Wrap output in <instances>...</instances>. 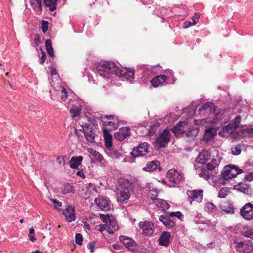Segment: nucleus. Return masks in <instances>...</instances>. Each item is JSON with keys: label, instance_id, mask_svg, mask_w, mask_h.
I'll return each instance as SVG.
<instances>
[{"label": "nucleus", "instance_id": "obj_27", "mask_svg": "<svg viewBox=\"0 0 253 253\" xmlns=\"http://www.w3.org/2000/svg\"><path fill=\"white\" fill-rule=\"evenodd\" d=\"M160 163L157 160L149 161L147 162L146 166L143 168L145 171L152 172L156 170L159 167Z\"/></svg>", "mask_w": 253, "mask_h": 253}, {"label": "nucleus", "instance_id": "obj_28", "mask_svg": "<svg viewBox=\"0 0 253 253\" xmlns=\"http://www.w3.org/2000/svg\"><path fill=\"white\" fill-rule=\"evenodd\" d=\"M220 208L225 212L228 214L234 213V208L232 204L229 202H224L220 205Z\"/></svg>", "mask_w": 253, "mask_h": 253}, {"label": "nucleus", "instance_id": "obj_34", "mask_svg": "<svg viewBox=\"0 0 253 253\" xmlns=\"http://www.w3.org/2000/svg\"><path fill=\"white\" fill-rule=\"evenodd\" d=\"M45 46L48 54L52 57L54 56V50L52 46V41L50 39H47L45 41Z\"/></svg>", "mask_w": 253, "mask_h": 253}, {"label": "nucleus", "instance_id": "obj_3", "mask_svg": "<svg viewBox=\"0 0 253 253\" xmlns=\"http://www.w3.org/2000/svg\"><path fill=\"white\" fill-rule=\"evenodd\" d=\"M166 178L169 180V186L170 187H180L183 183L184 177L181 171H178L174 169H171L168 171Z\"/></svg>", "mask_w": 253, "mask_h": 253}, {"label": "nucleus", "instance_id": "obj_22", "mask_svg": "<svg viewBox=\"0 0 253 253\" xmlns=\"http://www.w3.org/2000/svg\"><path fill=\"white\" fill-rule=\"evenodd\" d=\"M102 131L105 140V147L106 149L110 150L112 146V136L108 129L104 128Z\"/></svg>", "mask_w": 253, "mask_h": 253}, {"label": "nucleus", "instance_id": "obj_63", "mask_svg": "<svg viewBox=\"0 0 253 253\" xmlns=\"http://www.w3.org/2000/svg\"><path fill=\"white\" fill-rule=\"evenodd\" d=\"M34 233V229L33 227L29 229V234H33Z\"/></svg>", "mask_w": 253, "mask_h": 253}, {"label": "nucleus", "instance_id": "obj_11", "mask_svg": "<svg viewBox=\"0 0 253 253\" xmlns=\"http://www.w3.org/2000/svg\"><path fill=\"white\" fill-rule=\"evenodd\" d=\"M82 128L86 140L90 143H94L96 134L92 126L89 124L85 123L84 126H82Z\"/></svg>", "mask_w": 253, "mask_h": 253}, {"label": "nucleus", "instance_id": "obj_38", "mask_svg": "<svg viewBox=\"0 0 253 253\" xmlns=\"http://www.w3.org/2000/svg\"><path fill=\"white\" fill-rule=\"evenodd\" d=\"M242 234L247 238H253V228L252 227H245L243 230Z\"/></svg>", "mask_w": 253, "mask_h": 253}, {"label": "nucleus", "instance_id": "obj_54", "mask_svg": "<svg viewBox=\"0 0 253 253\" xmlns=\"http://www.w3.org/2000/svg\"><path fill=\"white\" fill-rule=\"evenodd\" d=\"M244 178L246 181H252L253 179V172H251L250 174L245 175Z\"/></svg>", "mask_w": 253, "mask_h": 253}, {"label": "nucleus", "instance_id": "obj_31", "mask_svg": "<svg viewBox=\"0 0 253 253\" xmlns=\"http://www.w3.org/2000/svg\"><path fill=\"white\" fill-rule=\"evenodd\" d=\"M199 129L194 126H190L186 131L185 137L195 138L199 133Z\"/></svg>", "mask_w": 253, "mask_h": 253}, {"label": "nucleus", "instance_id": "obj_45", "mask_svg": "<svg viewBox=\"0 0 253 253\" xmlns=\"http://www.w3.org/2000/svg\"><path fill=\"white\" fill-rule=\"evenodd\" d=\"M48 22L47 21L42 20V25L41 29H42L43 33H45L48 30Z\"/></svg>", "mask_w": 253, "mask_h": 253}, {"label": "nucleus", "instance_id": "obj_64", "mask_svg": "<svg viewBox=\"0 0 253 253\" xmlns=\"http://www.w3.org/2000/svg\"><path fill=\"white\" fill-rule=\"evenodd\" d=\"M166 73H169L170 75H173V71L171 70H167L166 71Z\"/></svg>", "mask_w": 253, "mask_h": 253}, {"label": "nucleus", "instance_id": "obj_39", "mask_svg": "<svg viewBox=\"0 0 253 253\" xmlns=\"http://www.w3.org/2000/svg\"><path fill=\"white\" fill-rule=\"evenodd\" d=\"M205 211L207 212H213L216 209V206L211 202H208L205 205Z\"/></svg>", "mask_w": 253, "mask_h": 253}, {"label": "nucleus", "instance_id": "obj_1", "mask_svg": "<svg viewBox=\"0 0 253 253\" xmlns=\"http://www.w3.org/2000/svg\"><path fill=\"white\" fill-rule=\"evenodd\" d=\"M96 71L98 74L105 79H110L113 75L128 81L132 83L135 75L134 68L120 69L112 61H106L100 62L96 67Z\"/></svg>", "mask_w": 253, "mask_h": 253}, {"label": "nucleus", "instance_id": "obj_9", "mask_svg": "<svg viewBox=\"0 0 253 253\" xmlns=\"http://www.w3.org/2000/svg\"><path fill=\"white\" fill-rule=\"evenodd\" d=\"M100 118L104 126H109L113 128H117L119 126L118 117L115 115H106L100 116Z\"/></svg>", "mask_w": 253, "mask_h": 253}, {"label": "nucleus", "instance_id": "obj_41", "mask_svg": "<svg viewBox=\"0 0 253 253\" xmlns=\"http://www.w3.org/2000/svg\"><path fill=\"white\" fill-rule=\"evenodd\" d=\"M171 131L175 134L176 137L180 136L184 137L186 131V130H184L183 128H176V130H174L173 128H172Z\"/></svg>", "mask_w": 253, "mask_h": 253}, {"label": "nucleus", "instance_id": "obj_62", "mask_svg": "<svg viewBox=\"0 0 253 253\" xmlns=\"http://www.w3.org/2000/svg\"><path fill=\"white\" fill-rule=\"evenodd\" d=\"M106 226L105 225H100V228L99 229V230L100 232H102L104 229H105Z\"/></svg>", "mask_w": 253, "mask_h": 253}, {"label": "nucleus", "instance_id": "obj_46", "mask_svg": "<svg viewBox=\"0 0 253 253\" xmlns=\"http://www.w3.org/2000/svg\"><path fill=\"white\" fill-rule=\"evenodd\" d=\"M232 153L235 155H239L241 153V146L238 145L231 149Z\"/></svg>", "mask_w": 253, "mask_h": 253}, {"label": "nucleus", "instance_id": "obj_37", "mask_svg": "<svg viewBox=\"0 0 253 253\" xmlns=\"http://www.w3.org/2000/svg\"><path fill=\"white\" fill-rule=\"evenodd\" d=\"M61 89L59 90L58 94L60 97V99L65 101L68 97V92L64 87H61Z\"/></svg>", "mask_w": 253, "mask_h": 253}, {"label": "nucleus", "instance_id": "obj_51", "mask_svg": "<svg viewBox=\"0 0 253 253\" xmlns=\"http://www.w3.org/2000/svg\"><path fill=\"white\" fill-rule=\"evenodd\" d=\"M51 201L53 203V204H54V207L57 209H58L59 210L60 209V208L62 206V203L58 201L57 199H51Z\"/></svg>", "mask_w": 253, "mask_h": 253}, {"label": "nucleus", "instance_id": "obj_30", "mask_svg": "<svg viewBox=\"0 0 253 253\" xmlns=\"http://www.w3.org/2000/svg\"><path fill=\"white\" fill-rule=\"evenodd\" d=\"M61 190L64 195L70 193H73L75 191L74 186L69 183H64L61 187Z\"/></svg>", "mask_w": 253, "mask_h": 253}, {"label": "nucleus", "instance_id": "obj_29", "mask_svg": "<svg viewBox=\"0 0 253 253\" xmlns=\"http://www.w3.org/2000/svg\"><path fill=\"white\" fill-rule=\"evenodd\" d=\"M153 202L157 207L161 208L163 211L167 210L170 207L169 204L162 199L154 198Z\"/></svg>", "mask_w": 253, "mask_h": 253}, {"label": "nucleus", "instance_id": "obj_57", "mask_svg": "<svg viewBox=\"0 0 253 253\" xmlns=\"http://www.w3.org/2000/svg\"><path fill=\"white\" fill-rule=\"evenodd\" d=\"M192 22L191 21H186L184 23L183 27L185 28H187L189 27L191 25H192Z\"/></svg>", "mask_w": 253, "mask_h": 253}, {"label": "nucleus", "instance_id": "obj_42", "mask_svg": "<svg viewBox=\"0 0 253 253\" xmlns=\"http://www.w3.org/2000/svg\"><path fill=\"white\" fill-rule=\"evenodd\" d=\"M229 189L227 187H223L220 189L218 193V197L221 198H225L229 193Z\"/></svg>", "mask_w": 253, "mask_h": 253}, {"label": "nucleus", "instance_id": "obj_35", "mask_svg": "<svg viewBox=\"0 0 253 253\" xmlns=\"http://www.w3.org/2000/svg\"><path fill=\"white\" fill-rule=\"evenodd\" d=\"M107 226L108 228V232L111 234H113L114 231H116L118 229V226L117 223L113 220H110Z\"/></svg>", "mask_w": 253, "mask_h": 253}, {"label": "nucleus", "instance_id": "obj_53", "mask_svg": "<svg viewBox=\"0 0 253 253\" xmlns=\"http://www.w3.org/2000/svg\"><path fill=\"white\" fill-rule=\"evenodd\" d=\"M76 175L82 179H84L86 177L85 174L83 172L82 169H79V170L76 172Z\"/></svg>", "mask_w": 253, "mask_h": 253}, {"label": "nucleus", "instance_id": "obj_56", "mask_svg": "<svg viewBox=\"0 0 253 253\" xmlns=\"http://www.w3.org/2000/svg\"><path fill=\"white\" fill-rule=\"evenodd\" d=\"M208 111H209V112L211 113H214L216 111V108H215V106L214 105V104L213 103V106H210V107H209V109H208Z\"/></svg>", "mask_w": 253, "mask_h": 253}, {"label": "nucleus", "instance_id": "obj_15", "mask_svg": "<svg viewBox=\"0 0 253 253\" xmlns=\"http://www.w3.org/2000/svg\"><path fill=\"white\" fill-rule=\"evenodd\" d=\"M211 152L205 149H203L199 152L195 159V164L199 165H205L208 160L211 158Z\"/></svg>", "mask_w": 253, "mask_h": 253}, {"label": "nucleus", "instance_id": "obj_21", "mask_svg": "<svg viewBox=\"0 0 253 253\" xmlns=\"http://www.w3.org/2000/svg\"><path fill=\"white\" fill-rule=\"evenodd\" d=\"M239 136L240 137H244L253 134V126L251 125H242L239 130Z\"/></svg>", "mask_w": 253, "mask_h": 253}, {"label": "nucleus", "instance_id": "obj_13", "mask_svg": "<svg viewBox=\"0 0 253 253\" xmlns=\"http://www.w3.org/2000/svg\"><path fill=\"white\" fill-rule=\"evenodd\" d=\"M94 203L101 210L104 211H108L111 208L110 201L107 197L99 196L95 199Z\"/></svg>", "mask_w": 253, "mask_h": 253}, {"label": "nucleus", "instance_id": "obj_4", "mask_svg": "<svg viewBox=\"0 0 253 253\" xmlns=\"http://www.w3.org/2000/svg\"><path fill=\"white\" fill-rule=\"evenodd\" d=\"M241 121V117L237 116L227 125L225 126L219 132L220 136L227 137L229 136L239 127Z\"/></svg>", "mask_w": 253, "mask_h": 253}, {"label": "nucleus", "instance_id": "obj_23", "mask_svg": "<svg viewBox=\"0 0 253 253\" xmlns=\"http://www.w3.org/2000/svg\"><path fill=\"white\" fill-rule=\"evenodd\" d=\"M217 134V130L215 128L211 127L206 129L203 136V139L206 142H208L210 140L214 138Z\"/></svg>", "mask_w": 253, "mask_h": 253}, {"label": "nucleus", "instance_id": "obj_58", "mask_svg": "<svg viewBox=\"0 0 253 253\" xmlns=\"http://www.w3.org/2000/svg\"><path fill=\"white\" fill-rule=\"evenodd\" d=\"M198 20H199V17L197 15L196 16H193L192 18V21H193L192 24L195 25L198 22Z\"/></svg>", "mask_w": 253, "mask_h": 253}, {"label": "nucleus", "instance_id": "obj_52", "mask_svg": "<svg viewBox=\"0 0 253 253\" xmlns=\"http://www.w3.org/2000/svg\"><path fill=\"white\" fill-rule=\"evenodd\" d=\"M42 55L41 57H40V60H39V63L40 64H43L44 63L45 59H46V57L45 52H44L43 51H42Z\"/></svg>", "mask_w": 253, "mask_h": 253}, {"label": "nucleus", "instance_id": "obj_6", "mask_svg": "<svg viewBox=\"0 0 253 253\" xmlns=\"http://www.w3.org/2000/svg\"><path fill=\"white\" fill-rule=\"evenodd\" d=\"M243 172V170L235 165L230 164L224 167L221 176L224 180H228Z\"/></svg>", "mask_w": 253, "mask_h": 253}, {"label": "nucleus", "instance_id": "obj_49", "mask_svg": "<svg viewBox=\"0 0 253 253\" xmlns=\"http://www.w3.org/2000/svg\"><path fill=\"white\" fill-rule=\"evenodd\" d=\"M101 219L104 223H105L107 224V225L108 224V223L111 220L110 218V217L108 215H101Z\"/></svg>", "mask_w": 253, "mask_h": 253}, {"label": "nucleus", "instance_id": "obj_47", "mask_svg": "<svg viewBox=\"0 0 253 253\" xmlns=\"http://www.w3.org/2000/svg\"><path fill=\"white\" fill-rule=\"evenodd\" d=\"M83 238L82 235L80 233H77L75 236L76 243L79 245L82 244Z\"/></svg>", "mask_w": 253, "mask_h": 253}, {"label": "nucleus", "instance_id": "obj_17", "mask_svg": "<svg viewBox=\"0 0 253 253\" xmlns=\"http://www.w3.org/2000/svg\"><path fill=\"white\" fill-rule=\"evenodd\" d=\"M237 252L242 253H248L253 250V245L251 242H240L236 246Z\"/></svg>", "mask_w": 253, "mask_h": 253}, {"label": "nucleus", "instance_id": "obj_32", "mask_svg": "<svg viewBox=\"0 0 253 253\" xmlns=\"http://www.w3.org/2000/svg\"><path fill=\"white\" fill-rule=\"evenodd\" d=\"M130 196V191L121 189L119 199L122 203H126Z\"/></svg>", "mask_w": 253, "mask_h": 253}, {"label": "nucleus", "instance_id": "obj_26", "mask_svg": "<svg viewBox=\"0 0 253 253\" xmlns=\"http://www.w3.org/2000/svg\"><path fill=\"white\" fill-rule=\"evenodd\" d=\"M83 160V157L82 156H73L69 162L70 167L78 169V167L81 164Z\"/></svg>", "mask_w": 253, "mask_h": 253}, {"label": "nucleus", "instance_id": "obj_18", "mask_svg": "<svg viewBox=\"0 0 253 253\" xmlns=\"http://www.w3.org/2000/svg\"><path fill=\"white\" fill-rule=\"evenodd\" d=\"M130 135V129L128 127L123 126L119 131L114 134L115 138L118 141H122Z\"/></svg>", "mask_w": 253, "mask_h": 253}, {"label": "nucleus", "instance_id": "obj_61", "mask_svg": "<svg viewBox=\"0 0 253 253\" xmlns=\"http://www.w3.org/2000/svg\"><path fill=\"white\" fill-rule=\"evenodd\" d=\"M50 74L51 75L53 76L57 74V72L55 69H52L50 71Z\"/></svg>", "mask_w": 253, "mask_h": 253}, {"label": "nucleus", "instance_id": "obj_14", "mask_svg": "<svg viewBox=\"0 0 253 253\" xmlns=\"http://www.w3.org/2000/svg\"><path fill=\"white\" fill-rule=\"evenodd\" d=\"M139 227L142 230V234L146 236H151L155 231L154 225L150 221L140 222Z\"/></svg>", "mask_w": 253, "mask_h": 253}, {"label": "nucleus", "instance_id": "obj_20", "mask_svg": "<svg viewBox=\"0 0 253 253\" xmlns=\"http://www.w3.org/2000/svg\"><path fill=\"white\" fill-rule=\"evenodd\" d=\"M171 237L170 232L163 231L160 235L157 242L160 246L168 247L170 243Z\"/></svg>", "mask_w": 253, "mask_h": 253}, {"label": "nucleus", "instance_id": "obj_40", "mask_svg": "<svg viewBox=\"0 0 253 253\" xmlns=\"http://www.w3.org/2000/svg\"><path fill=\"white\" fill-rule=\"evenodd\" d=\"M89 152L96 161L101 162L103 160V157L99 152L91 149Z\"/></svg>", "mask_w": 253, "mask_h": 253}, {"label": "nucleus", "instance_id": "obj_19", "mask_svg": "<svg viewBox=\"0 0 253 253\" xmlns=\"http://www.w3.org/2000/svg\"><path fill=\"white\" fill-rule=\"evenodd\" d=\"M63 214L66 220L69 222H71L76 219L75 208L70 205H68L63 211Z\"/></svg>", "mask_w": 253, "mask_h": 253}, {"label": "nucleus", "instance_id": "obj_16", "mask_svg": "<svg viewBox=\"0 0 253 253\" xmlns=\"http://www.w3.org/2000/svg\"><path fill=\"white\" fill-rule=\"evenodd\" d=\"M203 190H193L187 191L188 199L190 204L194 201L201 202L203 199Z\"/></svg>", "mask_w": 253, "mask_h": 253}, {"label": "nucleus", "instance_id": "obj_2", "mask_svg": "<svg viewBox=\"0 0 253 253\" xmlns=\"http://www.w3.org/2000/svg\"><path fill=\"white\" fill-rule=\"evenodd\" d=\"M221 158L218 155L212 158L211 160L207 162L205 165H199L194 164V168L197 174L201 178L208 180L218 173V167Z\"/></svg>", "mask_w": 253, "mask_h": 253}, {"label": "nucleus", "instance_id": "obj_36", "mask_svg": "<svg viewBox=\"0 0 253 253\" xmlns=\"http://www.w3.org/2000/svg\"><path fill=\"white\" fill-rule=\"evenodd\" d=\"M235 188L240 190L244 193L248 194L249 192L250 189L248 185L244 183H240L239 184L235 185Z\"/></svg>", "mask_w": 253, "mask_h": 253}, {"label": "nucleus", "instance_id": "obj_8", "mask_svg": "<svg viewBox=\"0 0 253 253\" xmlns=\"http://www.w3.org/2000/svg\"><path fill=\"white\" fill-rule=\"evenodd\" d=\"M149 146L147 142L141 143L133 149L131 155L134 158L146 156L149 152Z\"/></svg>", "mask_w": 253, "mask_h": 253}, {"label": "nucleus", "instance_id": "obj_25", "mask_svg": "<svg viewBox=\"0 0 253 253\" xmlns=\"http://www.w3.org/2000/svg\"><path fill=\"white\" fill-rule=\"evenodd\" d=\"M167 77L165 75H160L154 77L150 81L154 87H157L162 84L165 83Z\"/></svg>", "mask_w": 253, "mask_h": 253}, {"label": "nucleus", "instance_id": "obj_60", "mask_svg": "<svg viewBox=\"0 0 253 253\" xmlns=\"http://www.w3.org/2000/svg\"><path fill=\"white\" fill-rule=\"evenodd\" d=\"M29 240H31L32 242H34L36 240V238L32 235H29Z\"/></svg>", "mask_w": 253, "mask_h": 253}, {"label": "nucleus", "instance_id": "obj_59", "mask_svg": "<svg viewBox=\"0 0 253 253\" xmlns=\"http://www.w3.org/2000/svg\"><path fill=\"white\" fill-rule=\"evenodd\" d=\"M112 247L114 248V249H116V250H120L121 248H120V246L119 245H118L117 244H113L112 245Z\"/></svg>", "mask_w": 253, "mask_h": 253}, {"label": "nucleus", "instance_id": "obj_7", "mask_svg": "<svg viewBox=\"0 0 253 253\" xmlns=\"http://www.w3.org/2000/svg\"><path fill=\"white\" fill-rule=\"evenodd\" d=\"M170 132L168 129L164 130L158 136L156 141L155 147L158 145L159 147L158 149L165 147L168 143L170 141Z\"/></svg>", "mask_w": 253, "mask_h": 253}, {"label": "nucleus", "instance_id": "obj_33", "mask_svg": "<svg viewBox=\"0 0 253 253\" xmlns=\"http://www.w3.org/2000/svg\"><path fill=\"white\" fill-rule=\"evenodd\" d=\"M59 0H44L43 2L46 6L49 7V10L53 11L56 9L57 2Z\"/></svg>", "mask_w": 253, "mask_h": 253}, {"label": "nucleus", "instance_id": "obj_50", "mask_svg": "<svg viewBox=\"0 0 253 253\" xmlns=\"http://www.w3.org/2000/svg\"><path fill=\"white\" fill-rule=\"evenodd\" d=\"M34 41L36 46H38L41 43V37L37 34L34 35Z\"/></svg>", "mask_w": 253, "mask_h": 253}, {"label": "nucleus", "instance_id": "obj_5", "mask_svg": "<svg viewBox=\"0 0 253 253\" xmlns=\"http://www.w3.org/2000/svg\"><path fill=\"white\" fill-rule=\"evenodd\" d=\"M176 217L179 219L183 217V215L180 211L172 212L169 214L162 215L159 216V220L168 229H171L176 225L174 220L170 219L171 217Z\"/></svg>", "mask_w": 253, "mask_h": 253}, {"label": "nucleus", "instance_id": "obj_12", "mask_svg": "<svg viewBox=\"0 0 253 253\" xmlns=\"http://www.w3.org/2000/svg\"><path fill=\"white\" fill-rule=\"evenodd\" d=\"M119 240L126 248L130 251L134 252L138 249L136 242L128 236L121 235L119 236Z\"/></svg>", "mask_w": 253, "mask_h": 253}, {"label": "nucleus", "instance_id": "obj_10", "mask_svg": "<svg viewBox=\"0 0 253 253\" xmlns=\"http://www.w3.org/2000/svg\"><path fill=\"white\" fill-rule=\"evenodd\" d=\"M241 216L245 220H251L253 219V205L251 203L245 204L240 210Z\"/></svg>", "mask_w": 253, "mask_h": 253}, {"label": "nucleus", "instance_id": "obj_43", "mask_svg": "<svg viewBox=\"0 0 253 253\" xmlns=\"http://www.w3.org/2000/svg\"><path fill=\"white\" fill-rule=\"evenodd\" d=\"M81 109L77 106L74 107L70 110L71 114H72V117L75 118L80 115Z\"/></svg>", "mask_w": 253, "mask_h": 253}, {"label": "nucleus", "instance_id": "obj_48", "mask_svg": "<svg viewBox=\"0 0 253 253\" xmlns=\"http://www.w3.org/2000/svg\"><path fill=\"white\" fill-rule=\"evenodd\" d=\"M187 125V122L185 121H180L173 126L174 130H176V128H183Z\"/></svg>", "mask_w": 253, "mask_h": 253}, {"label": "nucleus", "instance_id": "obj_55", "mask_svg": "<svg viewBox=\"0 0 253 253\" xmlns=\"http://www.w3.org/2000/svg\"><path fill=\"white\" fill-rule=\"evenodd\" d=\"M87 247L88 249H89L90 250L91 252H92V253L94 251V249H95V243L94 242H90L88 244Z\"/></svg>", "mask_w": 253, "mask_h": 253}, {"label": "nucleus", "instance_id": "obj_24", "mask_svg": "<svg viewBox=\"0 0 253 253\" xmlns=\"http://www.w3.org/2000/svg\"><path fill=\"white\" fill-rule=\"evenodd\" d=\"M118 182L119 183V186L121 188V189L128 190V191H130L131 190L133 189V183L131 181L127 179L120 178L118 180Z\"/></svg>", "mask_w": 253, "mask_h": 253}, {"label": "nucleus", "instance_id": "obj_44", "mask_svg": "<svg viewBox=\"0 0 253 253\" xmlns=\"http://www.w3.org/2000/svg\"><path fill=\"white\" fill-rule=\"evenodd\" d=\"M210 106H213V103L211 102H207L200 107L199 109V111L201 112L202 111L204 110H208Z\"/></svg>", "mask_w": 253, "mask_h": 253}]
</instances>
